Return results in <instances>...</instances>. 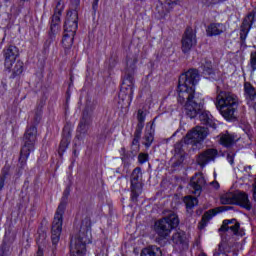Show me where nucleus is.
Returning <instances> with one entry per match:
<instances>
[{"label":"nucleus","instance_id":"cd10ccee","mask_svg":"<svg viewBox=\"0 0 256 256\" xmlns=\"http://www.w3.org/2000/svg\"><path fill=\"white\" fill-rule=\"evenodd\" d=\"M184 203L186 205V209L189 211V209H193L195 205H197V198H193L191 196H186L184 198Z\"/></svg>","mask_w":256,"mask_h":256},{"label":"nucleus","instance_id":"39448f33","mask_svg":"<svg viewBox=\"0 0 256 256\" xmlns=\"http://www.w3.org/2000/svg\"><path fill=\"white\" fill-rule=\"evenodd\" d=\"M179 225L177 214H170L168 217L155 223L154 229L159 237L165 238L171 233V229Z\"/></svg>","mask_w":256,"mask_h":256},{"label":"nucleus","instance_id":"4c0bfd02","mask_svg":"<svg viewBox=\"0 0 256 256\" xmlns=\"http://www.w3.org/2000/svg\"><path fill=\"white\" fill-rule=\"evenodd\" d=\"M36 256H43V249L38 248V251L36 253Z\"/></svg>","mask_w":256,"mask_h":256},{"label":"nucleus","instance_id":"a211bd4d","mask_svg":"<svg viewBox=\"0 0 256 256\" xmlns=\"http://www.w3.org/2000/svg\"><path fill=\"white\" fill-rule=\"evenodd\" d=\"M141 169L136 168L132 172V178H131V185H132V199H137V194L135 193V190L139 185L141 184V177H142Z\"/></svg>","mask_w":256,"mask_h":256},{"label":"nucleus","instance_id":"f8f14e48","mask_svg":"<svg viewBox=\"0 0 256 256\" xmlns=\"http://www.w3.org/2000/svg\"><path fill=\"white\" fill-rule=\"evenodd\" d=\"M79 16L77 11H69L67 13L66 21H65V33H77L78 21Z\"/></svg>","mask_w":256,"mask_h":256},{"label":"nucleus","instance_id":"473e14b6","mask_svg":"<svg viewBox=\"0 0 256 256\" xmlns=\"http://www.w3.org/2000/svg\"><path fill=\"white\" fill-rule=\"evenodd\" d=\"M63 9H64V4H63V2L59 1L56 5L55 12L61 13V11H63Z\"/></svg>","mask_w":256,"mask_h":256},{"label":"nucleus","instance_id":"a19ab883","mask_svg":"<svg viewBox=\"0 0 256 256\" xmlns=\"http://www.w3.org/2000/svg\"><path fill=\"white\" fill-rule=\"evenodd\" d=\"M255 109H256V105H255Z\"/></svg>","mask_w":256,"mask_h":256},{"label":"nucleus","instance_id":"f3484780","mask_svg":"<svg viewBox=\"0 0 256 256\" xmlns=\"http://www.w3.org/2000/svg\"><path fill=\"white\" fill-rule=\"evenodd\" d=\"M239 222L237 220H224L223 224L220 228V231H226L227 233H232L233 235H237L239 233Z\"/></svg>","mask_w":256,"mask_h":256},{"label":"nucleus","instance_id":"dca6fc26","mask_svg":"<svg viewBox=\"0 0 256 256\" xmlns=\"http://www.w3.org/2000/svg\"><path fill=\"white\" fill-rule=\"evenodd\" d=\"M253 21H255V14L253 13L248 14V16L244 19L240 32V38L242 39V41H245V39H247V35L249 34L251 25H253Z\"/></svg>","mask_w":256,"mask_h":256},{"label":"nucleus","instance_id":"412c9836","mask_svg":"<svg viewBox=\"0 0 256 256\" xmlns=\"http://www.w3.org/2000/svg\"><path fill=\"white\" fill-rule=\"evenodd\" d=\"M244 93L246 99H248V105H253V99L256 97L255 88L249 82L244 83Z\"/></svg>","mask_w":256,"mask_h":256},{"label":"nucleus","instance_id":"ddd939ff","mask_svg":"<svg viewBox=\"0 0 256 256\" xmlns=\"http://www.w3.org/2000/svg\"><path fill=\"white\" fill-rule=\"evenodd\" d=\"M205 183H207V181L205 180V176L201 173L192 177L190 187L194 190L195 195H199L201 193V189H203Z\"/></svg>","mask_w":256,"mask_h":256},{"label":"nucleus","instance_id":"c85d7f7f","mask_svg":"<svg viewBox=\"0 0 256 256\" xmlns=\"http://www.w3.org/2000/svg\"><path fill=\"white\" fill-rule=\"evenodd\" d=\"M151 143H153V132L148 130L144 136V145L146 147H151Z\"/></svg>","mask_w":256,"mask_h":256},{"label":"nucleus","instance_id":"1a4fd4ad","mask_svg":"<svg viewBox=\"0 0 256 256\" xmlns=\"http://www.w3.org/2000/svg\"><path fill=\"white\" fill-rule=\"evenodd\" d=\"M234 201L241 207H244V209H251V202H249V197L243 192H239L234 195L225 194L221 196V203H223V205H229L234 203Z\"/></svg>","mask_w":256,"mask_h":256},{"label":"nucleus","instance_id":"c756f323","mask_svg":"<svg viewBox=\"0 0 256 256\" xmlns=\"http://www.w3.org/2000/svg\"><path fill=\"white\" fill-rule=\"evenodd\" d=\"M164 6L162 10V13H169V11H171V5H173V3H175V0H163Z\"/></svg>","mask_w":256,"mask_h":256},{"label":"nucleus","instance_id":"5701e85b","mask_svg":"<svg viewBox=\"0 0 256 256\" xmlns=\"http://www.w3.org/2000/svg\"><path fill=\"white\" fill-rule=\"evenodd\" d=\"M73 39H75V33L65 32L62 39L64 49H71V47H73Z\"/></svg>","mask_w":256,"mask_h":256},{"label":"nucleus","instance_id":"6e6552de","mask_svg":"<svg viewBox=\"0 0 256 256\" xmlns=\"http://www.w3.org/2000/svg\"><path fill=\"white\" fill-rule=\"evenodd\" d=\"M24 139L25 145L21 150V159H28L29 154L31 153V151H33L35 147V141H37V127L31 126L30 128H28Z\"/></svg>","mask_w":256,"mask_h":256},{"label":"nucleus","instance_id":"f257e3e1","mask_svg":"<svg viewBox=\"0 0 256 256\" xmlns=\"http://www.w3.org/2000/svg\"><path fill=\"white\" fill-rule=\"evenodd\" d=\"M197 83H199L197 70H188L180 76L178 82L179 101H185L184 109L190 119H195L203 107V98L195 93Z\"/></svg>","mask_w":256,"mask_h":256},{"label":"nucleus","instance_id":"ea45409f","mask_svg":"<svg viewBox=\"0 0 256 256\" xmlns=\"http://www.w3.org/2000/svg\"><path fill=\"white\" fill-rule=\"evenodd\" d=\"M216 188H218L219 187V184L218 183H216V186H215Z\"/></svg>","mask_w":256,"mask_h":256},{"label":"nucleus","instance_id":"aec40b11","mask_svg":"<svg viewBox=\"0 0 256 256\" xmlns=\"http://www.w3.org/2000/svg\"><path fill=\"white\" fill-rule=\"evenodd\" d=\"M227 31V26L225 24H211L207 28V35L213 37V35H221Z\"/></svg>","mask_w":256,"mask_h":256},{"label":"nucleus","instance_id":"f704fd0d","mask_svg":"<svg viewBox=\"0 0 256 256\" xmlns=\"http://www.w3.org/2000/svg\"><path fill=\"white\" fill-rule=\"evenodd\" d=\"M204 5L209 7V5H214V3H217L216 0H203Z\"/></svg>","mask_w":256,"mask_h":256},{"label":"nucleus","instance_id":"6ab92c4d","mask_svg":"<svg viewBox=\"0 0 256 256\" xmlns=\"http://www.w3.org/2000/svg\"><path fill=\"white\" fill-rule=\"evenodd\" d=\"M173 243L179 247V249H187V234L185 232L180 231L173 235L172 237Z\"/></svg>","mask_w":256,"mask_h":256},{"label":"nucleus","instance_id":"72a5a7b5","mask_svg":"<svg viewBox=\"0 0 256 256\" xmlns=\"http://www.w3.org/2000/svg\"><path fill=\"white\" fill-rule=\"evenodd\" d=\"M147 154H140L139 156H138V161H139V163H145V161H147Z\"/></svg>","mask_w":256,"mask_h":256},{"label":"nucleus","instance_id":"423d86ee","mask_svg":"<svg viewBox=\"0 0 256 256\" xmlns=\"http://www.w3.org/2000/svg\"><path fill=\"white\" fill-rule=\"evenodd\" d=\"M135 86V80L133 79V76L126 75L122 82L121 91L119 94L120 99L124 101V105L126 107H129L133 101V87Z\"/></svg>","mask_w":256,"mask_h":256},{"label":"nucleus","instance_id":"4be33fe9","mask_svg":"<svg viewBox=\"0 0 256 256\" xmlns=\"http://www.w3.org/2000/svg\"><path fill=\"white\" fill-rule=\"evenodd\" d=\"M145 117H147V111L145 110H138L137 113V120H138V126L136 130V138L139 139L141 137V131H143V123H145Z\"/></svg>","mask_w":256,"mask_h":256},{"label":"nucleus","instance_id":"393cba45","mask_svg":"<svg viewBox=\"0 0 256 256\" xmlns=\"http://www.w3.org/2000/svg\"><path fill=\"white\" fill-rule=\"evenodd\" d=\"M141 256H161V249L156 246L145 248L142 250Z\"/></svg>","mask_w":256,"mask_h":256},{"label":"nucleus","instance_id":"7ed1b4c3","mask_svg":"<svg viewBox=\"0 0 256 256\" xmlns=\"http://www.w3.org/2000/svg\"><path fill=\"white\" fill-rule=\"evenodd\" d=\"M4 67L6 71L12 73L13 77L23 73V62L19 60V48L9 46L4 50Z\"/></svg>","mask_w":256,"mask_h":256},{"label":"nucleus","instance_id":"7c9ffc66","mask_svg":"<svg viewBox=\"0 0 256 256\" xmlns=\"http://www.w3.org/2000/svg\"><path fill=\"white\" fill-rule=\"evenodd\" d=\"M200 121L204 124L207 125L210 123L211 118L209 117V114H207L206 112L202 113L200 115Z\"/></svg>","mask_w":256,"mask_h":256},{"label":"nucleus","instance_id":"2f4dec72","mask_svg":"<svg viewBox=\"0 0 256 256\" xmlns=\"http://www.w3.org/2000/svg\"><path fill=\"white\" fill-rule=\"evenodd\" d=\"M250 65L253 71L256 70V51L252 52L250 55Z\"/></svg>","mask_w":256,"mask_h":256},{"label":"nucleus","instance_id":"bb28decb","mask_svg":"<svg viewBox=\"0 0 256 256\" xmlns=\"http://www.w3.org/2000/svg\"><path fill=\"white\" fill-rule=\"evenodd\" d=\"M61 21V13L55 12L52 17L51 31L55 33L57 31V24Z\"/></svg>","mask_w":256,"mask_h":256},{"label":"nucleus","instance_id":"58836bf2","mask_svg":"<svg viewBox=\"0 0 256 256\" xmlns=\"http://www.w3.org/2000/svg\"><path fill=\"white\" fill-rule=\"evenodd\" d=\"M127 67H131V60L127 61Z\"/></svg>","mask_w":256,"mask_h":256},{"label":"nucleus","instance_id":"2eb2a0df","mask_svg":"<svg viewBox=\"0 0 256 256\" xmlns=\"http://www.w3.org/2000/svg\"><path fill=\"white\" fill-rule=\"evenodd\" d=\"M217 154H218V152L216 149H208L199 155V157L197 159V163L201 167H205V165H207V163H209V161H213L215 159V157H217Z\"/></svg>","mask_w":256,"mask_h":256},{"label":"nucleus","instance_id":"a878e982","mask_svg":"<svg viewBox=\"0 0 256 256\" xmlns=\"http://www.w3.org/2000/svg\"><path fill=\"white\" fill-rule=\"evenodd\" d=\"M220 143L225 147H229V145H233V143H235V136L231 134H223L220 137Z\"/></svg>","mask_w":256,"mask_h":256},{"label":"nucleus","instance_id":"9b49d317","mask_svg":"<svg viewBox=\"0 0 256 256\" xmlns=\"http://www.w3.org/2000/svg\"><path fill=\"white\" fill-rule=\"evenodd\" d=\"M195 45H197V36L195 35V30H193V28H187L182 37L183 53H188V51H191Z\"/></svg>","mask_w":256,"mask_h":256},{"label":"nucleus","instance_id":"f03ea898","mask_svg":"<svg viewBox=\"0 0 256 256\" xmlns=\"http://www.w3.org/2000/svg\"><path fill=\"white\" fill-rule=\"evenodd\" d=\"M216 107L220 115L229 121L235 117V111L239 107V98L235 94L221 92L216 98Z\"/></svg>","mask_w":256,"mask_h":256},{"label":"nucleus","instance_id":"0eeeda50","mask_svg":"<svg viewBox=\"0 0 256 256\" xmlns=\"http://www.w3.org/2000/svg\"><path fill=\"white\" fill-rule=\"evenodd\" d=\"M65 213V204H60L54 216L52 223V243H59L61 231H63V214Z\"/></svg>","mask_w":256,"mask_h":256},{"label":"nucleus","instance_id":"c9c22d12","mask_svg":"<svg viewBox=\"0 0 256 256\" xmlns=\"http://www.w3.org/2000/svg\"><path fill=\"white\" fill-rule=\"evenodd\" d=\"M203 71H204L205 75H211V67H207V68L204 67Z\"/></svg>","mask_w":256,"mask_h":256},{"label":"nucleus","instance_id":"9d476101","mask_svg":"<svg viewBox=\"0 0 256 256\" xmlns=\"http://www.w3.org/2000/svg\"><path fill=\"white\" fill-rule=\"evenodd\" d=\"M208 133L209 132L206 130V128L197 126L187 133L184 141L188 144L199 143L203 141L205 137H207Z\"/></svg>","mask_w":256,"mask_h":256},{"label":"nucleus","instance_id":"20e7f679","mask_svg":"<svg viewBox=\"0 0 256 256\" xmlns=\"http://www.w3.org/2000/svg\"><path fill=\"white\" fill-rule=\"evenodd\" d=\"M87 243H91V231L82 228L71 242V256H85Z\"/></svg>","mask_w":256,"mask_h":256},{"label":"nucleus","instance_id":"4468645a","mask_svg":"<svg viewBox=\"0 0 256 256\" xmlns=\"http://www.w3.org/2000/svg\"><path fill=\"white\" fill-rule=\"evenodd\" d=\"M239 249H241L240 243H236L231 247L227 242H222L218 246V250L214 252V256H227V253H231V251H239Z\"/></svg>","mask_w":256,"mask_h":256},{"label":"nucleus","instance_id":"e433bc0d","mask_svg":"<svg viewBox=\"0 0 256 256\" xmlns=\"http://www.w3.org/2000/svg\"><path fill=\"white\" fill-rule=\"evenodd\" d=\"M5 187V178H0V190Z\"/></svg>","mask_w":256,"mask_h":256},{"label":"nucleus","instance_id":"b1692460","mask_svg":"<svg viewBox=\"0 0 256 256\" xmlns=\"http://www.w3.org/2000/svg\"><path fill=\"white\" fill-rule=\"evenodd\" d=\"M217 211H219V209H212L206 212L202 217V222L200 223L199 228L203 229V227L207 225V221H210V219H212L213 217H215V215H217Z\"/></svg>","mask_w":256,"mask_h":256}]
</instances>
